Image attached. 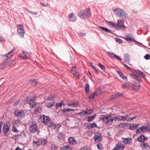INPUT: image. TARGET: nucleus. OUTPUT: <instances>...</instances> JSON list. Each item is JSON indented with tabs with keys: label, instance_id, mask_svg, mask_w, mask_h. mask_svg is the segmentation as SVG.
<instances>
[{
	"label": "nucleus",
	"instance_id": "c9c22d12",
	"mask_svg": "<svg viewBox=\"0 0 150 150\" xmlns=\"http://www.w3.org/2000/svg\"><path fill=\"white\" fill-rule=\"evenodd\" d=\"M128 124L126 123H122L119 124L118 125V127L120 128H125Z\"/></svg>",
	"mask_w": 150,
	"mask_h": 150
},
{
	"label": "nucleus",
	"instance_id": "bb28decb",
	"mask_svg": "<svg viewBox=\"0 0 150 150\" xmlns=\"http://www.w3.org/2000/svg\"><path fill=\"white\" fill-rule=\"evenodd\" d=\"M33 146L35 148H38L39 146L40 145L39 139L37 141H34L33 142Z\"/></svg>",
	"mask_w": 150,
	"mask_h": 150
},
{
	"label": "nucleus",
	"instance_id": "a211bd4d",
	"mask_svg": "<svg viewBox=\"0 0 150 150\" xmlns=\"http://www.w3.org/2000/svg\"><path fill=\"white\" fill-rule=\"evenodd\" d=\"M36 97L34 96L33 98L30 99L28 102V103L30 105V107L33 108L35 107L36 106Z\"/></svg>",
	"mask_w": 150,
	"mask_h": 150
},
{
	"label": "nucleus",
	"instance_id": "393cba45",
	"mask_svg": "<svg viewBox=\"0 0 150 150\" xmlns=\"http://www.w3.org/2000/svg\"><path fill=\"white\" fill-rule=\"evenodd\" d=\"M139 126V125L138 124H133L132 125L130 124L129 126V129L131 130H134L135 129Z\"/></svg>",
	"mask_w": 150,
	"mask_h": 150
},
{
	"label": "nucleus",
	"instance_id": "72a5a7b5",
	"mask_svg": "<svg viewBox=\"0 0 150 150\" xmlns=\"http://www.w3.org/2000/svg\"><path fill=\"white\" fill-rule=\"evenodd\" d=\"M96 115L95 114L94 115L91 116L87 117V121L88 122H91L96 117Z\"/></svg>",
	"mask_w": 150,
	"mask_h": 150
},
{
	"label": "nucleus",
	"instance_id": "4be33fe9",
	"mask_svg": "<svg viewBox=\"0 0 150 150\" xmlns=\"http://www.w3.org/2000/svg\"><path fill=\"white\" fill-rule=\"evenodd\" d=\"M14 50L10 51L8 53L3 56V59L4 60H6L10 58L12 55L11 53L13 52Z\"/></svg>",
	"mask_w": 150,
	"mask_h": 150
},
{
	"label": "nucleus",
	"instance_id": "338daca9",
	"mask_svg": "<svg viewBox=\"0 0 150 150\" xmlns=\"http://www.w3.org/2000/svg\"><path fill=\"white\" fill-rule=\"evenodd\" d=\"M5 41L4 39L2 37L0 36V42H4Z\"/></svg>",
	"mask_w": 150,
	"mask_h": 150
},
{
	"label": "nucleus",
	"instance_id": "58836bf2",
	"mask_svg": "<svg viewBox=\"0 0 150 150\" xmlns=\"http://www.w3.org/2000/svg\"><path fill=\"white\" fill-rule=\"evenodd\" d=\"M61 150H72L71 148L67 146H64L62 147L61 149Z\"/></svg>",
	"mask_w": 150,
	"mask_h": 150
},
{
	"label": "nucleus",
	"instance_id": "5701e85b",
	"mask_svg": "<svg viewBox=\"0 0 150 150\" xmlns=\"http://www.w3.org/2000/svg\"><path fill=\"white\" fill-rule=\"evenodd\" d=\"M68 142L70 144L72 145H75L77 143L74 137H70L68 138Z\"/></svg>",
	"mask_w": 150,
	"mask_h": 150
},
{
	"label": "nucleus",
	"instance_id": "680f3d73",
	"mask_svg": "<svg viewBox=\"0 0 150 150\" xmlns=\"http://www.w3.org/2000/svg\"><path fill=\"white\" fill-rule=\"evenodd\" d=\"M142 132L141 130V128L140 127L138 128L136 131V133L137 134L140 133Z\"/></svg>",
	"mask_w": 150,
	"mask_h": 150
},
{
	"label": "nucleus",
	"instance_id": "052dcab7",
	"mask_svg": "<svg viewBox=\"0 0 150 150\" xmlns=\"http://www.w3.org/2000/svg\"><path fill=\"white\" fill-rule=\"evenodd\" d=\"M62 105V103H57L56 104V108H57L59 107H61Z\"/></svg>",
	"mask_w": 150,
	"mask_h": 150
},
{
	"label": "nucleus",
	"instance_id": "a18cd8bd",
	"mask_svg": "<svg viewBox=\"0 0 150 150\" xmlns=\"http://www.w3.org/2000/svg\"><path fill=\"white\" fill-rule=\"evenodd\" d=\"M10 63V61L4 62L3 63L2 65L4 66V67H5L9 66L11 64Z\"/></svg>",
	"mask_w": 150,
	"mask_h": 150
},
{
	"label": "nucleus",
	"instance_id": "09e8293b",
	"mask_svg": "<svg viewBox=\"0 0 150 150\" xmlns=\"http://www.w3.org/2000/svg\"><path fill=\"white\" fill-rule=\"evenodd\" d=\"M130 84L128 83L122 84V86L123 88H127L128 87H129V88H130Z\"/></svg>",
	"mask_w": 150,
	"mask_h": 150
},
{
	"label": "nucleus",
	"instance_id": "2f4dec72",
	"mask_svg": "<svg viewBox=\"0 0 150 150\" xmlns=\"http://www.w3.org/2000/svg\"><path fill=\"white\" fill-rule=\"evenodd\" d=\"M99 28L107 33H112L111 31L110 30L107 28L100 26H99Z\"/></svg>",
	"mask_w": 150,
	"mask_h": 150
},
{
	"label": "nucleus",
	"instance_id": "e2e57ef3",
	"mask_svg": "<svg viewBox=\"0 0 150 150\" xmlns=\"http://www.w3.org/2000/svg\"><path fill=\"white\" fill-rule=\"evenodd\" d=\"M117 74H119V75L120 76V77L121 78L123 75V73L122 72H121V71H117Z\"/></svg>",
	"mask_w": 150,
	"mask_h": 150
},
{
	"label": "nucleus",
	"instance_id": "2eb2a0df",
	"mask_svg": "<svg viewBox=\"0 0 150 150\" xmlns=\"http://www.w3.org/2000/svg\"><path fill=\"white\" fill-rule=\"evenodd\" d=\"M130 86L131 89L136 91L138 90L140 87L139 82H138V83H131L130 84Z\"/></svg>",
	"mask_w": 150,
	"mask_h": 150
},
{
	"label": "nucleus",
	"instance_id": "8fccbe9b",
	"mask_svg": "<svg viewBox=\"0 0 150 150\" xmlns=\"http://www.w3.org/2000/svg\"><path fill=\"white\" fill-rule=\"evenodd\" d=\"M98 65L102 70L104 71H105V68L104 66L100 63H98Z\"/></svg>",
	"mask_w": 150,
	"mask_h": 150
},
{
	"label": "nucleus",
	"instance_id": "f03ea898",
	"mask_svg": "<svg viewBox=\"0 0 150 150\" xmlns=\"http://www.w3.org/2000/svg\"><path fill=\"white\" fill-rule=\"evenodd\" d=\"M145 76L144 74L139 70H135L134 71L132 77L133 79L136 80L139 82L142 81V79L140 76L144 77Z\"/></svg>",
	"mask_w": 150,
	"mask_h": 150
},
{
	"label": "nucleus",
	"instance_id": "864d4df0",
	"mask_svg": "<svg viewBox=\"0 0 150 150\" xmlns=\"http://www.w3.org/2000/svg\"><path fill=\"white\" fill-rule=\"evenodd\" d=\"M71 72L75 76L77 77L78 78H79V77L80 76V74L79 73L76 72H74L73 71H71Z\"/></svg>",
	"mask_w": 150,
	"mask_h": 150
},
{
	"label": "nucleus",
	"instance_id": "c756f323",
	"mask_svg": "<svg viewBox=\"0 0 150 150\" xmlns=\"http://www.w3.org/2000/svg\"><path fill=\"white\" fill-rule=\"evenodd\" d=\"M65 137V134L62 133H60L57 137V139L59 140L64 139Z\"/></svg>",
	"mask_w": 150,
	"mask_h": 150
},
{
	"label": "nucleus",
	"instance_id": "f704fd0d",
	"mask_svg": "<svg viewBox=\"0 0 150 150\" xmlns=\"http://www.w3.org/2000/svg\"><path fill=\"white\" fill-rule=\"evenodd\" d=\"M54 105V102H48L46 103V106L48 108H51Z\"/></svg>",
	"mask_w": 150,
	"mask_h": 150
},
{
	"label": "nucleus",
	"instance_id": "de8ad7c7",
	"mask_svg": "<svg viewBox=\"0 0 150 150\" xmlns=\"http://www.w3.org/2000/svg\"><path fill=\"white\" fill-rule=\"evenodd\" d=\"M73 14L72 13H71L69 14V17L70 18V19L69 18V20L71 22H74L76 21V19H71L73 17Z\"/></svg>",
	"mask_w": 150,
	"mask_h": 150
},
{
	"label": "nucleus",
	"instance_id": "e433bc0d",
	"mask_svg": "<svg viewBox=\"0 0 150 150\" xmlns=\"http://www.w3.org/2000/svg\"><path fill=\"white\" fill-rule=\"evenodd\" d=\"M42 109L40 106H38L36 107L34 113L35 114H36L38 112L40 113L41 112Z\"/></svg>",
	"mask_w": 150,
	"mask_h": 150
},
{
	"label": "nucleus",
	"instance_id": "f257e3e1",
	"mask_svg": "<svg viewBox=\"0 0 150 150\" xmlns=\"http://www.w3.org/2000/svg\"><path fill=\"white\" fill-rule=\"evenodd\" d=\"M115 14L117 16L123 19H126L128 17L127 13L124 10L119 8H117L114 10Z\"/></svg>",
	"mask_w": 150,
	"mask_h": 150
},
{
	"label": "nucleus",
	"instance_id": "37998d69",
	"mask_svg": "<svg viewBox=\"0 0 150 150\" xmlns=\"http://www.w3.org/2000/svg\"><path fill=\"white\" fill-rule=\"evenodd\" d=\"M30 83L34 87H35L36 86L38 83L35 80H30Z\"/></svg>",
	"mask_w": 150,
	"mask_h": 150
},
{
	"label": "nucleus",
	"instance_id": "9b49d317",
	"mask_svg": "<svg viewBox=\"0 0 150 150\" xmlns=\"http://www.w3.org/2000/svg\"><path fill=\"white\" fill-rule=\"evenodd\" d=\"M125 145L121 143L118 142L116 144L114 148L112 150H124Z\"/></svg>",
	"mask_w": 150,
	"mask_h": 150
},
{
	"label": "nucleus",
	"instance_id": "f3484780",
	"mask_svg": "<svg viewBox=\"0 0 150 150\" xmlns=\"http://www.w3.org/2000/svg\"><path fill=\"white\" fill-rule=\"evenodd\" d=\"M109 115L108 114H106L105 115H102L100 116V121H102L105 123L107 120L110 118L109 117H110Z\"/></svg>",
	"mask_w": 150,
	"mask_h": 150
},
{
	"label": "nucleus",
	"instance_id": "473e14b6",
	"mask_svg": "<svg viewBox=\"0 0 150 150\" xmlns=\"http://www.w3.org/2000/svg\"><path fill=\"white\" fill-rule=\"evenodd\" d=\"M74 110L71 109L66 108H64L62 110V112L64 114H65L68 112H69L70 111H74Z\"/></svg>",
	"mask_w": 150,
	"mask_h": 150
},
{
	"label": "nucleus",
	"instance_id": "603ef678",
	"mask_svg": "<svg viewBox=\"0 0 150 150\" xmlns=\"http://www.w3.org/2000/svg\"><path fill=\"white\" fill-rule=\"evenodd\" d=\"M98 148L99 149L102 150L103 149V146L101 143H99L97 145Z\"/></svg>",
	"mask_w": 150,
	"mask_h": 150
},
{
	"label": "nucleus",
	"instance_id": "13d9d810",
	"mask_svg": "<svg viewBox=\"0 0 150 150\" xmlns=\"http://www.w3.org/2000/svg\"><path fill=\"white\" fill-rule=\"evenodd\" d=\"M80 150H90L89 148H88L86 146H84L82 147L80 149Z\"/></svg>",
	"mask_w": 150,
	"mask_h": 150
},
{
	"label": "nucleus",
	"instance_id": "20e7f679",
	"mask_svg": "<svg viewBox=\"0 0 150 150\" xmlns=\"http://www.w3.org/2000/svg\"><path fill=\"white\" fill-rule=\"evenodd\" d=\"M120 29L124 30H125L126 28L124 21L121 19H119L117 21V24L116 25V30H119Z\"/></svg>",
	"mask_w": 150,
	"mask_h": 150
},
{
	"label": "nucleus",
	"instance_id": "cd10ccee",
	"mask_svg": "<svg viewBox=\"0 0 150 150\" xmlns=\"http://www.w3.org/2000/svg\"><path fill=\"white\" fill-rule=\"evenodd\" d=\"M114 121H116L117 120L119 121H122V116L119 115V116H114L112 117Z\"/></svg>",
	"mask_w": 150,
	"mask_h": 150
},
{
	"label": "nucleus",
	"instance_id": "c85d7f7f",
	"mask_svg": "<svg viewBox=\"0 0 150 150\" xmlns=\"http://www.w3.org/2000/svg\"><path fill=\"white\" fill-rule=\"evenodd\" d=\"M124 60L126 62H129L130 60V56L127 53H126L124 56Z\"/></svg>",
	"mask_w": 150,
	"mask_h": 150
},
{
	"label": "nucleus",
	"instance_id": "f8f14e48",
	"mask_svg": "<svg viewBox=\"0 0 150 150\" xmlns=\"http://www.w3.org/2000/svg\"><path fill=\"white\" fill-rule=\"evenodd\" d=\"M30 54L27 52L23 51L22 53L19 54L18 56L20 57H22L23 59H27L30 57Z\"/></svg>",
	"mask_w": 150,
	"mask_h": 150
},
{
	"label": "nucleus",
	"instance_id": "3c124183",
	"mask_svg": "<svg viewBox=\"0 0 150 150\" xmlns=\"http://www.w3.org/2000/svg\"><path fill=\"white\" fill-rule=\"evenodd\" d=\"M143 127H144L143 128L144 129L145 131H147L150 133V128L149 126H143Z\"/></svg>",
	"mask_w": 150,
	"mask_h": 150
},
{
	"label": "nucleus",
	"instance_id": "412c9836",
	"mask_svg": "<svg viewBox=\"0 0 150 150\" xmlns=\"http://www.w3.org/2000/svg\"><path fill=\"white\" fill-rule=\"evenodd\" d=\"M109 116H110L109 117L110 118L108 119L105 123L107 125L110 126L112 124L114 120L111 115H110Z\"/></svg>",
	"mask_w": 150,
	"mask_h": 150
},
{
	"label": "nucleus",
	"instance_id": "c03bdc74",
	"mask_svg": "<svg viewBox=\"0 0 150 150\" xmlns=\"http://www.w3.org/2000/svg\"><path fill=\"white\" fill-rule=\"evenodd\" d=\"M85 92L87 93H89V86L88 83L86 84H85Z\"/></svg>",
	"mask_w": 150,
	"mask_h": 150
},
{
	"label": "nucleus",
	"instance_id": "7c9ffc66",
	"mask_svg": "<svg viewBox=\"0 0 150 150\" xmlns=\"http://www.w3.org/2000/svg\"><path fill=\"white\" fill-rule=\"evenodd\" d=\"M106 23L110 27H112L116 29V25L115 23L110 21H106Z\"/></svg>",
	"mask_w": 150,
	"mask_h": 150
},
{
	"label": "nucleus",
	"instance_id": "a19ab883",
	"mask_svg": "<svg viewBox=\"0 0 150 150\" xmlns=\"http://www.w3.org/2000/svg\"><path fill=\"white\" fill-rule=\"evenodd\" d=\"M79 105L78 102H74L71 103H69L67 104L68 106H73L74 107H76Z\"/></svg>",
	"mask_w": 150,
	"mask_h": 150
},
{
	"label": "nucleus",
	"instance_id": "69168bd1",
	"mask_svg": "<svg viewBox=\"0 0 150 150\" xmlns=\"http://www.w3.org/2000/svg\"><path fill=\"white\" fill-rule=\"evenodd\" d=\"M78 114L80 115L81 116L83 117L84 116V112L82 111L81 112H79Z\"/></svg>",
	"mask_w": 150,
	"mask_h": 150
},
{
	"label": "nucleus",
	"instance_id": "bf43d9fd",
	"mask_svg": "<svg viewBox=\"0 0 150 150\" xmlns=\"http://www.w3.org/2000/svg\"><path fill=\"white\" fill-rule=\"evenodd\" d=\"M54 98V96H51V97H48L47 98V99L48 100L52 101L53 100Z\"/></svg>",
	"mask_w": 150,
	"mask_h": 150
},
{
	"label": "nucleus",
	"instance_id": "aec40b11",
	"mask_svg": "<svg viewBox=\"0 0 150 150\" xmlns=\"http://www.w3.org/2000/svg\"><path fill=\"white\" fill-rule=\"evenodd\" d=\"M108 55L111 57L115 59H117L120 61L121 60V59L120 57L115 54L111 52H107Z\"/></svg>",
	"mask_w": 150,
	"mask_h": 150
},
{
	"label": "nucleus",
	"instance_id": "a878e982",
	"mask_svg": "<svg viewBox=\"0 0 150 150\" xmlns=\"http://www.w3.org/2000/svg\"><path fill=\"white\" fill-rule=\"evenodd\" d=\"M147 137H145L144 135H142L138 139V141L140 142H143L145 140L147 139Z\"/></svg>",
	"mask_w": 150,
	"mask_h": 150
},
{
	"label": "nucleus",
	"instance_id": "4c0bfd02",
	"mask_svg": "<svg viewBox=\"0 0 150 150\" xmlns=\"http://www.w3.org/2000/svg\"><path fill=\"white\" fill-rule=\"evenodd\" d=\"M15 123H14L13 125L12 128V131L14 132L18 133L19 131L17 129V128L15 125Z\"/></svg>",
	"mask_w": 150,
	"mask_h": 150
},
{
	"label": "nucleus",
	"instance_id": "b1692460",
	"mask_svg": "<svg viewBox=\"0 0 150 150\" xmlns=\"http://www.w3.org/2000/svg\"><path fill=\"white\" fill-rule=\"evenodd\" d=\"M94 127H97V124L95 123L90 124L86 126V128L88 129H90Z\"/></svg>",
	"mask_w": 150,
	"mask_h": 150
},
{
	"label": "nucleus",
	"instance_id": "7ed1b4c3",
	"mask_svg": "<svg viewBox=\"0 0 150 150\" xmlns=\"http://www.w3.org/2000/svg\"><path fill=\"white\" fill-rule=\"evenodd\" d=\"M78 16L82 18H86L91 15L90 10L86 9L85 10H81L78 13Z\"/></svg>",
	"mask_w": 150,
	"mask_h": 150
},
{
	"label": "nucleus",
	"instance_id": "39448f33",
	"mask_svg": "<svg viewBox=\"0 0 150 150\" xmlns=\"http://www.w3.org/2000/svg\"><path fill=\"white\" fill-rule=\"evenodd\" d=\"M10 125L11 124L9 122H6L4 124L3 130L6 136H8L10 134Z\"/></svg>",
	"mask_w": 150,
	"mask_h": 150
},
{
	"label": "nucleus",
	"instance_id": "49530a36",
	"mask_svg": "<svg viewBox=\"0 0 150 150\" xmlns=\"http://www.w3.org/2000/svg\"><path fill=\"white\" fill-rule=\"evenodd\" d=\"M141 147L143 149H146L149 146L146 143H143L142 144H141Z\"/></svg>",
	"mask_w": 150,
	"mask_h": 150
},
{
	"label": "nucleus",
	"instance_id": "774afa93",
	"mask_svg": "<svg viewBox=\"0 0 150 150\" xmlns=\"http://www.w3.org/2000/svg\"><path fill=\"white\" fill-rule=\"evenodd\" d=\"M79 34L81 36H82L83 37H85L86 36L85 34L83 33H80Z\"/></svg>",
	"mask_w": 150,
	"mask_h": 150
},
{
	"label": "nucleus",
	"instance_id": "9d476101",
	"mask_svg": "<svg viewBox=\"0 0 150 150\" xmlns=\"http://www.w3.org/2000/svg\"><path fill=\"white\" fill-rule=\"evenodd\" d=\"M48 127L52 129H54L56 132L59 131L60 127V126H57L53 122H49L48 125Z\"/></svg>",
	"mask_w": 150,
	"mask_h": 150
},
{
	"label": "nucleus",
	"instance_id": "1a4fd4ad",
	"mask_svg": "<svg viewBox=\"0 0 150 150\" xmlns=\"http://www.w3.org/2000/svg\"><path fill=\"white\" fill-rule=\"evenodd\" d=\"M131 114H127L125 116H122V121H126L127 122H130L136 117V116H134L133 117L131 116Z\"/></svg>",
	"mask_w": 150,
	"mask_h": 150
},
{
	"label": "nucleus",
	"instance_id": "6e6552de",
	"mask_svg": "<svg viewBox=\"0 0 150 150\" xmlns=\"http://www.w3.org/2000/svg\"><path fill=\"white\" fill-rule=\"evenodd\" d=\"M14 114L16 117L21 118H23L25 115V112L22 110H15Z\"/></svg>",
	"mask_w": 150,
	"mask_h": 150
},
{
	"label": "nucleus",
	"instance_id": "dca6fc26",
	"mask_svg": "<svg viewBox=\"0 0 150 150\" xmlns=\"http://www.w3.org/2000/svg\"><path fill=\"white\" fill-rule=\"evenodd\" d=\"M125 40L131 42H136L135 40L133 38L132 35L130 33H128L125 35L124 38Z\"/></svg>",
	"mask_w": 150,
	"mask_h": 150
},
{
	"label": "nucleus",
	"instance_id": "4d7b16f0",
	"mask_svg": "<svg viewBox=\"0 0 150 150\" xmlns=\"http://www.w3.org/2000/svg\"><path fill=\"white\" fill-rule=\"evenodd\" d=\"M51 150H56L57 147L55 145H52L51 147Z\"/></svg>",
	"mask_w": 150,
	"mask_h": 150
},
{
	"label": "nucleus",
	"instance_id": "6ab92c4d",
	"mask_svg": "<svg viewBox=\"0 0 150 150\" xmlns=\"http://www.w3.org/2000/svg\"><path fill=\"white\" fill-rule=\"evenodd\" d=\"M122 141L125 144H129L132 142V139L131 138H122Z\"/></svg>",
	"mask_w": 150,
	"mask_h": 150
},
{
	"label": "nucleus",
	"instance_id": "423d86ee",
	"mask_svg": "<svg viewBox=\"0 0 150 150\" xmlns=\"http://www.w3.org/2000/svg\"><path fill=\"white\" fill-rule=\"evenodd\" d=\"M37 130V125L36 123L32 122L30 124L29 127V131L30 133L32 134L36 132Z\"/></svg>",
	"mask_w": 150,
	"mask_h": 150
},
{
	"label": "nucleus",
	"instance_id": "79ce46f5",
	"mask_svg": "<svg viewBox=\"0 0 150 150\" xmlns=\"http://www.w3.org/2000/svg\"><path fill=\"white\" fill-rule=\"evenodd\" d=\"M97 96V92L96 91L94 92L92 94H91L90 96L89 97V99H91V98L93 100L95 98V97Z\"/></svg>",
	"mask_w": 150,
	"mask_h": 150
},
{
	"label": "nucleus",
	"instance_id": "0e129e2a",
	"mask_svg": "<svg viewBox=\"0 0 150 150\" xmlns=\"http://www.w3.org/2000/svg\"><path fill=\"white\" fill-rule=\"evenodd\" d=\"M82 111H83L84 112V116L86 115V114H88V115H90L91 114V113H92V112H90V113H88V112H87V111H84V110H82Z\"/></svg>",
	"mask_w": 150,
	"mask_h": 150
},
{
	"label": "nucleus",
	"instance_id": "ddd939ff",
	"mask_svg": "<svg viewBox=\"0 0 150 150\" xmlns=\"http://www.w3.org/2000/svg\"><path fill=\"white\" fill-rule=\"evenodd\" d=\"M40 119L41 122L45 124H47L50 120V119L49 117L45 115L41 116Z\"/></svg>",
	"mask_w": 150,
	"mask_h": 150
},
{
	"label": "nucleus",
	"instance_id": "ea45409f",
	"mask_svg": "<svg viewBox=\"0 0 150 150\" xmlns=\"http://www.w3.org/2000/svg\"><path fill=\"white\" fill-rule=\"evenodd\" d=\"M40 145H45L47 142V140L45 139H39Z\"/></svg>",
	"mask_w": 150,
	"mask_h": 150
},
{
	"label": "nucleus",
	"instance_id": "4468645a",
	"mask_svg": "<svg viewBox=\"0 0 150 150\" xmlns=\"http://www.w3.org/2000/svg\"><path fill=\"white\" fill-rule=\"evenodd\" d=\"M93 138L95 140V141L97 143L101 142L102 138L101 134L99 133H95L94 135Z\"/></svg>",
	"mask_w": 150,
	"mask_h": 150
},
{
	"label": "nucleus",
	"instance_id": "0eeeda50",
	"mask_svg": "<svg viewBox=\"0 0 150 150\" xmlns=\"http://www.w3.org/2000/svg\"><path fill=\"white\" fill-rule=\"evenodd\" d=\"M17 32L19 36L21 38H23L25 34V31L23 25L21 24L17 25Z\"/></svg>",
	"mask_w": 150,
	"mask_h": 150
},
{
	"label": "nucleus",
	"instance_id": "5fc2aeb1",
	"mask_svg": "<svg viewBox=\"0 0 150 150\" xmlns=\"http://www.w3.org/2000/svg\"><path fill=\"white\" fill-rule=\"evenodd\" d=\"M115 41L119 43H122V40H121V39H120V38H115Z\"/></svg>",
	"mask_w": 150,
	"mask_h": 150
},
{
	"label": "nucleus",
	"instance_id": "6e6d98bb",
	"mask_svg": "<svg viewBox=\"0 0 150 150\" xmlns=\"http://www.w3.org/2000/svg\"><path fill=\"white\" fill-rule=\"evenodd\" d=\"M144 59L146 60L150 59V55L148 54H146L144 57Z\"/></svg>",
	"mask_w": 150,
	"mask_h": 150
}]
</instances>
